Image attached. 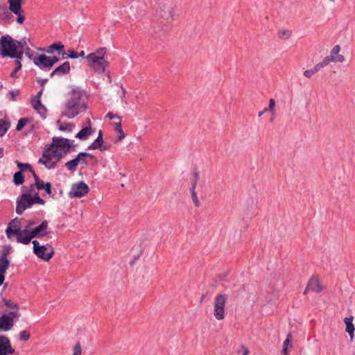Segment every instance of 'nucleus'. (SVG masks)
Masks as SVG:
<instances>
[{"label": "nucleus", "instance_id": "38", "mask_svg": "<svg viewBox=\"0 0 355 355\" xmlns=\"http://www.w3.org/2000/svg\"><path fill=\"white\" fill-rule=\"evenodd\" d=\"M23 54H24V51L22 50H16L15 51L14 53H12V54H10L9 55V58H15L16 60L15 61H19V62H21V60L23 57Z\"/></svg>", "mask_w": 355, "mask_h": 355}, {"label": "nucleus", "instance_id": "13", "mask_svg": "<svg viewBox=\"0 0 355 355\" xmlns=\"http://www.w3.org/2000/svg\"><path fill=\"white\" fill-rule=\"evenodd\" d=\"M9 4V10L17 15L16 21L18 24H22L25 17L21 15L22 0H8Z\"/></svg>", "mask_w": 355, "mask_h": 355}, {"label": "nucleus", "instance_id": "7", "mask_svg": "<svg viewBox=\"0 0 355 355\" xmlns=\"http://www.w3.org/2000/svg\"><path fill=\"white\" fill-rule=\"evenodd\" d=\"M33 252L44 261H49L54 254V250L50 245H40V243L34 240L33 241Z\"/></svg>", "mask_w": 355, "mask_h": 355}, {"label": "nucleus", "instance_id": "62", "mask_svg": "<svg viewBox=\"0 0 355 355\" xmlns=\"http://www.w3.org/2000/svg\"><path fill=\"white\" fill-rule=\"evenodd\" d=\"M0 18H1V19H4V17H3V13H1V12H0Z\"/></svg>", "mask_w": 355, "mask_h": 355}, {"label": "nucleus", "instance_id": "20", "mask_svg": "<svg viewBox=\"0 0 355 355\" xmlns=\"http://www.w3.org/2000/svg\"><path fill=\"white\" fill-rule=\"evenodd\" d=\"M83 156H90V154L87 153H80L76 158L67 162L65 166L69 171H75L77 166L80 163V159Z\"/></svg>", "mask_w": 355, "mask_h": 355}, {"label": "nucleus", "instance_id": "53", "mask_svg": "<svg viewBox=\"0 0 355 355\" xmlns=\"http://www.w3.org/2000/svg\"><path fill=\"white\" fill-rule=\"evenodd\" d=\"M241 348H242V350H243V355H248L249 354L250 351H249L248 348L246 346L243 345L241 347Z\"/></svg>", "mask_w": 355, "mask_h": 355}, {"label": "nucleus", "instance_id": "10", "mask_svg": "<svg viewBox=\"0 0 355 355\" xmlns=\"http://www.w3.org/2000/svg\"><path fill=\"white\" fill-rule=\"evenodd\" d=\"M33 204V196H31L29 193H22L17 199V214H22L26 209L31 207Z\"/></svg>", "mask_w": 355, "mask_h": 355}, {"label": "nucleus", "instance_id": "43", "mask_svg": "<svg viewBox=\"0 0 355 355\" xmlns=\"http://www.w3.org/2000/svg\"><path fill=\"white\" fill-rule=\"evenodd\" d=\"M71 355H82V347L79 342L76 343L73 346Z\"/></svg>", "mask_w": 355, "mask_h": 355}, {"label": "nucleus", "instance_id": "50", "mask_svg": "<svg viewBox=\"0 0 355 355\" xmlns=\"http://www.w3.org/2000/svg\"><path fill=\"white\" fill-rule=\"evenodd\" d=\"M51 184L50 182H47L45 184V185L44 186L43 189L46 191V192L49 194H51Z\"/></svg>", "mask_w": 355, "mask_h": 355}, {"label": "nucleus", "instance_id": "59", "mask_svg": "<svg viewBox=\"0 0 355 355\" xmlns=\"http://www.w3.org/2000/svg\"><path fill=\"white\" fill-rule=\"evenodd\" d=\"M265 112H263V110L262 111H261V112L259 113L258 116L260 117V116H262Z\"/></svg>", "mask_w": 355, "mask_h": 355}, {"label": "nucleus", "instance_id": "8", "mask_svg": "<svg viewBox=\"0 0 355 355\" xmlns=\"http://www.w3.org/2000/svg\"><path fill=\"white\" fill-rule=\"evenodd\" d=\"M34 225H35V222L34 220H30L26 221V225L21 227L17 236V241L25 245L28 244L31 239H33V237H31V235L33 226Z\"/></svg>", "mask_w": 355, "mask_h": 355}, {"label": "nucleus", "instance_id": "51", "mask_svg": "<svg viewBox=\"0 0 355 355\" xmlns=\"http://www.w3.org/2000/svg\"><path fill=\"white\" fill-rule=\"evenodd\" d=\"M106 117L109 118L110 119H118L119 121L120 120V117L118 116H115L113 113L112 112H108L107 114H106Z\"/></svg>", "mask_w": 355, "mask_h": 355}, {"label": "nucleus", "instance_id": "37", "mask_svg": "<svg viewBox=\"0 0 355 355\" xmlns=\"http://www.w3.org/2000/svg\"><path fill=\"white\" fill-rule=\"evenodd\" d=\"M24 181L21 171H17L14 174L13 182L16 185L21 184Z\"/></svg>", "mask_w": 355, "mask_h": 355}, {"label": "nucleus", "instance_id": "3", "mask_svg": "<svg viewBox=\"0 0 355 355\" xmlns=\"http://www.w3.org/2000/svg\"><path fill=\"white\" fill-rule=\"evenodd\" d=\"M73 141L65 138L54 137L50 147L62 158L69 152L73 146Z\"/></svg>", "mask_w": 355, "mask_h": 355}, {"label": "nucleus", "instance_id": "46", "mask_svg": "<svg viewBox=\"0 0 355 355\" xmlns=\"http://www.w3.org/2000/svg\"><path fill=\"white\" fill-rule=\"evenodd\" d=\"M17 45L16 46V48H17V50H24L26 49V46H28L27 42L25 39H22L20 41H17Z\"/></svg>", "mask_w": 355, "mask_h": 355}, {"label": "nucleus", "instance_id": "60", "mask_svg": "<svg viewBox=\"0 0 355 355\" xmlns=\"http://www.w3.org/2000/svg\"><path fill=\"white\" fill-rule=\"evenodd\" d=\"M3 156V151L1 150V148H0V157H1Z\"/></svg>", "mask_w": 355, "mask_h": 355}, {"label": "nucleus", "instance_id": "33", "mask_svg": "<svg viewBox=\"0 0 355 355\" xmlns=\"http://www.w3.org/2000/svg\"><path fill=\"white\" fill-rule=\"evenodd\" d=\"M263 112H270L273 117L276 116V102L275 99L270 98L269 100V105L268 107L263 109Z\"/></svg>", "mask_w": 355, "mask_h": 355}, {"label": "nucleus", "instance_id": "49", "mask_svg": "<svg viewBox=\"0 0 355 355\" xmlns=\"http://www.w3.org/2000/svg\"><path fill=\"white\" fill-rule=\"evenodd\" d=\"M33 201H34V204L38 203L40 205H44L45 203V201L43 199H42L41 198H40L38 196V194H37L35 196H33Z\"/></svg>", "mask_w": 355, "mask_h": 355}, {"label": "nucleus", "instance_id": "35", "mask_svg": "<svg viewBox=\"0 0 355 355\" xmlns=\"http://www.w3.org/2000/svg\"><path fill=\"white\" fill-rule=\"evenodd\" d=\"M57 124L58 125V128L61 131L67 130L69 132H71L74 125L72 123H67V124H62L60 120L57 121Z\"/></svg>", "mask_w": 355, "mask_h": 355}, {"label": "nucleus", "instance_id": "21", "mask_svg": "<svg viewBox=\"0 0 355 355\" xmlns=\"http://www.w3.org/2000/svg\"><path fill=\"white\" fill-rule=\"evenodd\" d=\"M31 104L33 108L41 116V117L45 119L46 110V107L41 103L40 100L37 98H33L31 101Z\"/></svg>", "mask_w": 355, "mask_h": 355}, {"label": "nucleus", "instance_id": "32", "mask_svg": "<svg viewBox=\"0 0 355 355\" xmlns=\"http://www.w3.org/2000/svg\"><path fill=\"white\" fill-rule=\"evenodd\" d=\"M10 262L8 258L5 256L0 257V274H5L8 268H9Z\"/></svg>", "mask_w": 355, "mask_h": 355}, {"label": "nucleus", "instance_id": "16", "mask_svg": "<svg viewBox=\"0 0 355 355\" xmlns=\"http://www.w3.org/2000/svg\"><path fill=\"white\" fill-rule=\"evenodd\" d=\"M14 352L15 349L12 347L9 338L0 335V355H11Z\"/></svg>", "mask_w": 355, "mask_h": 355}, {"label": "nucleus", "instance_id": "24", "mask_svg": "<svg viewBox=\"0 0 355 355\" xmlns=\"http://www.w3.org/2000/svg\"><path fill=\"white\" fill-rule=\"evenodd\" d=\"M64 45L61 42L53 43L49 46L46 49L47 53H53L55 51H58V53L62 54L64 56L65 52L63 51Z\"/></svg>", "mask_w": 355, "mask_h": 355}, {"label": "nucleus", "instance_id": "31", "mask_svg": "<svg viewBox=\"0 0 355 355\" xmlns=\"http://www.w3.org/2000/svg\"><path fill=\"white\" fill-rule=\"evenodd\" d=\"M103 144V134L102 131L100 130L98 132V135L95 141L88 147L89 150L92 149H98L101 148L102 144Z\"/></svg>", "mask_w": 355, "mask_h": 355}, {"label": "nucleus", "instance_id": "4", "mask_svg": "<svg viewBox=\"0 0 355 355\" xmlns=\"http://www.w3.org/2000/svg\"><path fill=\"white\" fill-rule=\"evenodd\" d=\"M227 295L225 294H218L214 300V315L217 320H222L225 316V306Z\"/></svg>", "mask_w": 355, "mask_h": 355}, {"label": "nucleus", "instance_id": "1", "mask_svg": "<svg viewBox=\"0 0 355 355\" xmlns=\"http://www.w3.org/2000/svg\"><path fill=\"white\" fill-rule=\"evenodd\" d=\"M87 110L85 98L83 93L73 89L68 95L62 114L68 119H73Z\"/></svg>", "mask_w": 355, "mask_h": 355}, {"label": "nucleus", "instance_id": "47", "mask_svg": "<svg viewBox=\"0 0 355 355\" xmlns=\"http://www.w3.org/2000/svg\"><path fill=\"white\" fill-rule=\"evenodd\" d=\"M15 63H16V67L15 69H14V71L11 73V76L12 77H16V73L18 71H19L21 68V62H19V61H15Z\"/></svg>", "mask_w": 355, "mask_h": 355}, {"label": "nucleus", "instance_id": "17", "mask_svg": "<svg viewBox=\"0 0 355 355\" xmlns=\"http://www.w3.org/2000/svg\"><path fill=\"white\" fill-rule=\"evenodd\" d=\"M48 228V222L46 220H44L42 223L37 226H33L32 230V236L33 238L35 237H42L46 234V230Z\"/></svg>", "mask_w": 355, "mask_h": 355}, {"label": "nucleus", "instance_id": "18", "mask_svg": "<svg viewBox=\"0 0 355 355\" xmlns=\"http://www.w3.org/2000/svg\"><path fill=\"white\" fill-rule=\"evenodd\" d=\"M322 288L320 281L317 278L313 277L309 281L304 293L306 294L309 291L320 293L322 291Z\"/></svg>", "mask_w": 355, "mask_h": 355}, {"label": "nucleus", "instance_id": "48", "mask_svg": "<svg viewBox=\"0 0 355 355\" xmlns=\"http://www.w3.org/2000/svg\"><path fill=\"white\" fill-rule=\"evenodd\" d=\"M65 58H78V53H76L73 50L69 49L68 50L67 53V56Z\"/></svg>", "mask_w": 355, "mask_h": 355}, {"label": "nucleus", "instance_id": "41", "mask_svg": "<svg viewBox=\"0 0 355 355\" xmlns=\"http://www.w3.org/2000/svg\"><path fill=\"white\" fill-rule=\"evenodd\" d=\"M17 166L21 170H28L32 174H34L35 171L33 170L31 166L29 164H22L21 162H17Z\"/></svg>", "mask_w": 355, "mask_h": 355}, {"label": "nucleus", "instance_id": "52", "mask_svg": "<svg viewBox=\"0 0 355 355\" xmlns=\"http://www.w3.org/2000/svg\"><path fill=\"white\" fill-rule=\"evenodd\" d=\"M91 157L92 158L93 156L92 155H90V156H83L81 157V159H80V164H87V161L86 159V157Z\"/></svg>", "mask_w": 355, "mask_h": 355}, {"label": "nucleus", "instance_id": "26", "mask_svg": "<svg viewBox=\"0 0 355 355\" xmlns=\"http://www.w3.org/2000/svg\"><path fill=\"white\" fill-rule=\"evenodd\" d=\"M292 338V334L289 333L283 343L282 355H289V349L293 347Z\"/></svg>", "mask_w": 355, "mask_h": 355}, {"label": "nucleus", "instance_id": "64", "mask_svg": "<svg viewBox=\"0 0 355 355\" xmlns=\"http://www.w3.org/2000/svg\"><path fill=\"white\" fill-rule=\"evenodd\" d=\"M121 89H122L123 93H125V89L122 87H121Z\"/></svg>", "mask_w": 355, "mask_h": 355}, {"label": "nucleus", "instance_id": "30", "mask_svg": "<svg viewBox=\"0 0 355 355\" xmlns=\"http://www.w3.org/2000/svg\"><path fill=\"white\" fill-rule=\"evenodd\" d=\"M293 35L291 30L288 28H280L277 31V36L280 40H286Z\"/></svg>", "mask_w": 355, "mask_h": 355}, {"label": "nucleus", "instance_id": "28", "mask_svg": "<svg viewBox=\"0 0 355 355\" xmlns=\"http://www.w3.org/2000/svg\"><path fill=\"white\" fill-rule=\"evenodd\" d=\"M159 15L165 20H171L173 19V8L171 6H165L163 10H160Z\"/></svg>", "mask_w": 355, "mask_h": 355}, {"label": "nucleus", "instance_id": "23", "mask_svg": "<svg viewBox=\"0 0 355 355\" xmlns=\"http://www.w3.org/2000/svg\"><path fill=\"white\" fill-rule=\"evenodd\" d=\"M70 71V64L69 62H64L62 64L55 68L51 73V76L55 75H63L69 73Z\"/></svg>", "mask_w": 355, "mask_h": 355}, {"label": "nucleus", "instance_id": "63", "mask_svg": "<svg viewBox=\"0 0 355 355\" xmlns=\"http://www.w3.org/2000/svg\"><path fill=\"white\" fill-rule=\"evenodd\" d=\"M331 3H335L336 0H328Z\"/></svg>", "mask_w": 355, "mask_h": 355}, {"label": "nucleus", "instance_id": "58", "mask_svg": "<svg viewBox=\"0 0 355 355\" xmlns=\"http://www.w3.org/2000/svg\"><path fill=\"white\" fill-rule=\"evenodd\" d=\"M78 57H84L85 56V51H81L79 53H78Z\"/></svg>", "mask_w": 355, "mask_h": 355}, {"label": "nucleus", "instance_id": "39", "mask_svg": "<svg viewBox=\"0 0 355 355\" xmlns=\"http://www.w3.org/2000/svg\"><path fill=\"white\" fill-rule=\"evenodd\" d=\"M29 121L31 119L28 118L20 119L17 124L16 130H21Z\"/></svg>", "mask_w": 355, "mask_h": 355}, {"label": "nucleus", "instance_id": "29", "mask_svg": "<svg viewBox=\"0 0 355 355\" xmlns=\"http://www.w3.org/2000/svg\"><path fill=\"white\" fill-rule=\"evenodd\" d=\"M324 68V66L321 62L317 63L313 69H308L304 71V76L306 78L312 77L315 73L319 71L321 69Z\"/></svg>", "mask_w": 355, "mask_h": 355}, {"label": "nucleus", "instance_id": "45", "mask_svg": "<svg viewBox=\"0 0 355 355\" xmlns=\"http://www.w3.org/2000/svg\"><path fill=\"white\" fill-rule=\"evenodd\" d=\"M24 53H25L26 55L30 59L32 60L34 62V59L37 58V56L35 55V53L31 51V49L26 46V49L24 50Z\"/></svg>", "mask_w": 355, "mask_h": 355}, {"label": "nucleus", "instance_id": "19", "mask_svg": "<svg viewBox=\"0 0 355 355\" xmlns=\"http://www.w3.org/2000/svg\"><path fill=\"white\" fill-rule=\"evenodd\" d=\"M199 178V173L198 172L194 173V178L192 180L191 187V198L193 200V202L194 203L196 207L200 206V202L198 200V198L197 197V193L196 192V187L197 184V181Z\"/></svg>", "mask_w": 355, "mask_h": 355}, {"label": "nucleus", "instance_id": "12", "mask_svg": "<svg viewBox=\"0 0 355 355\" xmlns=\"http://www.w3.org/2000/svg\"><path fill=\"white\" fill-rule=\"evenodd\" d=\"M89 191L87 184L81 181L72 185L69 196L71 198H81L85 196Z\"/></svg>", "mask_w": 355, "mask_h": 355}, {"label": "nucleus", "instance_id": "55", "mask_svg": "<svg viewBox=\"0 0 355 355\" xmlns=\"http://www.w3.org/2000/svg\"><path fill=\"white\" fill-rule=\"evenodd\" d=\"M8 250H6V249H3L1 256H5L6 258H8L7 257H8Z\"/></svg>", "mask_w": 355, "mask_h": 355}, {"label": "nucleus", "instance_id": "54", "mask_svg": "<svg viewBox=\"0 0 355 355\" xmlns=\"http://www.w3.org/2000/svg\"><path fill=\"white\" fill-rule=\"evenodd\" d=\"M5 277L3 274H0V286H1L4 282Z\"/></svg>", "mask_w": 355, "mask_h": 355}, {"label": "nucleus", "instance_id": "27", "mask_svg": "<svg viewBox=\"0 0 355 355\" xmlns=\"http://www.w3.org/2000/svg\"><path fill=\"white\" fill-rule=\"evenodd\" d=\"M87 123H89L88 126L83 128L80 132H78L76 135V137L80 139H85L89 135L92 133V130L90 126V120L87 119Z\"/></svg>", "mask_w": 355, "mask_h": 355}, {"label": "nucleus", "instance_id": "57", "mask_svg": "<svg viewBox=\"0 0 355 355\" xmlns=\"http://www.w3.org/2000/svg\"><path fill=\"white\" fill-rule=\"evenodd\" d=\"M42 93V90H40V91L38 92V94H37V96H36L35 98H37V99H40V97H41Z\"/></svg>", "mask_w": 355, "mask_h": 355}, {"label": "nucleus", "instance_id": "34", "mask_svg": "<svg viewBox=\"0 0 355 355\" xmlns=\"http://www.w3.org/2000/svg\"><path fill=\"white\" fill-rule=\"evenodd\" d=\"M114 129H115L116 132L119 135L118 141H121L122 139H123L125 138V135L122 129L121 121H119L118 122L114 123Z\"/></svg>", "mask_w": 355, "mask_h": 355}, {"label": "nucleus", "instance_id": "36", "mask_svg": "<svg viewBox=\"0 0 355 355\" xmlns=\"http://www.w3.org/2000/svg\"><path fill=\"white\" fill-rule=\"evenodd\" d=\"M10 127V123L6 120H0V137L4 135Z\"/></svg>", "mask_w": 355, "mask_h": 355}, {"label": "nucleus", "instance_id": "25", "mask_svg": "<svg viewBox=\"0 0 355 355\" xmlns=\"http://www.w3.org/2000/svg\"><path fill=\"white\" fill-rule=\"evenodd\" d=\"M353 316H350L349 318H345L344 320L345 324L346 325V331L349 334L351 340H353L354 336V331L355 328L352 323Z\"/></svg>", "mask_w": 355, "mask_h": 355}, {"label": "nucleus", "instance_id": "15", "mask_svg": "<svg viewBox=\"0 0 355 355\" xmlns=\"http://www.w3.org/2000/svg\"><path fill=\"white\" fill-rule=\"evenodd\" d=\"M19 318H14L13 315L5 313L0 316V331H8L10 330L16 321Z\"/></svg>", "mask_w": 355, "mask_h": 355}, {"label": "nucleus", "instance_id": "2", "mask_svg": "<svg viewBox=\"0 0 355 355\" xmlns=\"http://www.w3.org/2000/svg\"><path fill=\"white\" fill-rule=\"evenodd\" d=\"M105 54L106 49L103 47L86 56L88 66L98 74L105 73L106 67L108 66L109 63L105 59Z\"/></svg>", "mask_w": 355, "mask_h": 355}, {"label": "nucleus", "instance_id": "56", "mask_svg": "<svg viewBox=\"0 0 355 355\" xmlns=\"http://www.w3.org/2000/svg\"><path fill=\"white\" fill-rule=\"evenodd\" d=\"M101 151H105L107 150V147L105 146H101V148H98Z\"/></svg>", "mask_w": 355, "mask_h": 355}, {"label": "nucleus", "instance_id": "6", "mask_svg": "<svg viewBox=\"0 0 355 355\" xmlns=\"http://www.w3.org/2000/svg\"><path fill=\"white\" fill-rule=\"evenodd\" d=\"M17 41L13 40L10 35H3L0 38V53L2 57H8L17 50Z\"/></svg>", "mask_w": 355, "mask_h": 355}, {"label": "nucleus", "instance_id": "61", "mask_svg": "<svg viewBox=\"0 0 355 355\" xmlns=\"http://www.w3.org/2000/svg\"><path fill=\"white\" fill-rule=\"evenodd\" d=\"M3 14H6V13H8V10H7L6 8H4V9L3 10Z\"/></svg>", "mask_w": 355, "mask_h": 355}, {"label": "nucleus", "instance_id": "44", "mask_svg": "<svg viewBox=\"0 0 355 355\" xmlns=\"http://www.w3.org/2000/svg\"><path fill=\"white\" fill-rule=\"evenodd\" d=\"M37 188L35 184H31L29 187V189L23 190V193H29L31 196H35L38 194L37 191Z\"/></svg>", "mask_w": 355, "mask_h": 355}, {"label": "nucleus", "instance_id": "22", "mask_svg": "<svg viewBox=\"0 0 355 355\" xmlns=\"http://www.w3.org/2000/svg\"><path fill=\"white\" fill-rule=\"evenodd\" d=\"M5 305L10 308V311L7 313L13 315L14 318H19L21 313L19 306L11 300H5Z\"/></svg>", "mask_w": 355, "mask_h": 355}, {"label": "nucleus", "instance_id": "11", "mask_svg": "<svg viewBox=\"0 0 355 355\" xmlns=\"http://www.w3.org/2000/svg\"><path fill=\"white\" fill-rule=\"evenodd\" d=\"M58 60L59 59L55 56L48 57L44 54H41L34 59V64L42 70H49Z\"/></svg>", "mask_w": 355, "mask_h": 355}, {"label": "nucleus", "instance_id": "14", "mask_svg": "<svg viewBox=\"0 0 355 355\" xmlns=\"http://www.w3.org/2000/svg\"><path fill=\"white\" fill-rule=\"evenodd\" d=\"M21 220V218H15L10 222L6 229V235L9 239H12L13 236H17L22 227Z\"/></svg>", "mask_w": 355, "mask_h": 355}, {"label": "nucleus", "instance_id": "42", "mask_svg": "<svg viewBox=\"0 0 355 355\" xmlns=\"http://www.w3.org/2000/svg\"><path fill=\"white\" fill-rule=\"evenodd\" d=\"M30 337H31V334L27 330L21 331L19 333V339L21 340H22V341H27V340H28Z\"/></svg>", "mask_w": 355, "mask_h": 355}, {"label": "nucleus", "instance_id": "40", "mask_svg": "<svg viewBox=\"0 0 355 355\" xmlns=\"http://www.w3.org/2000/svg\"><path fill=\"white\" fill-rule=\"evenodd\" d=\"M33 178L35 180V185L36 188L37 189H43V187L46 183H44V182L38 178V176L35 174V173H34V174H33Z\"/></svg>", "mask_w": 355, "mask_h": 355}, {"label": "nucleus", "instance_id": "5", "mask_svg": "<svg viewBox=\"0 0 355 355\" xmlns=\"http://www.w3.org/2000/svg\"><path fill=\"white\" fill-rule=\"evenodd\" d=\"M61 157L51 147L44 149L42 157L39 159L38 162L44 165L48 169L53 168L55 166L58 162Z\"/></svg>", "mask_w": 355, "mask_h": 355}, {"label": "nucleus", "instance_id": "9", "mask_svg": "<svg viewBox=\"0 0 355 355\" xmlns=\"http://www.w3.org/2000/svg\"><path fill=\"white\" fill-rule=\"evenodd\" d=\"M341 47L340 45H335L331 50L330 54L326 56L322 61L321 63L324 67L329 65L331 62H340L343 63L345 62V56L340 53Z\"/></svg>", "mask_w": 355, "mask_h": 355}]
</instances>
